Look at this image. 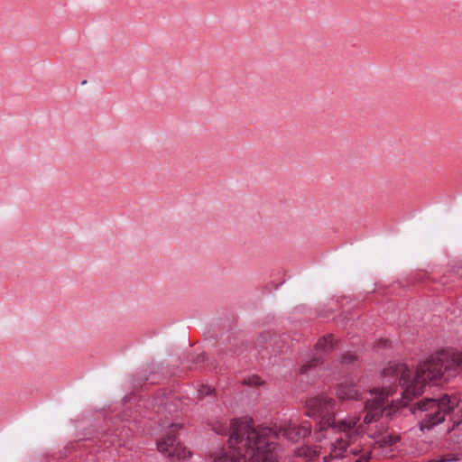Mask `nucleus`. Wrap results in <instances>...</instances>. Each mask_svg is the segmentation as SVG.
Masks as SVG:
<instances>
[{
    "label": "nucleus",
    "instance_id": "obj_1",
    "mask_svg": "<svg viewBox=\"0 0 462 462\" xmlns=\"http://www.w3.org/2000/svg\"><path fill=\"white\" fill-rule=\"evenodd\" d=\"M462 371V352L454 349L440 350L420 362L412 377V372L404 364L390 365L383 370L384 375L393 374L403 388L404 403L422 394L428 382L448 381Z\"/></svg>",
    "mask_w": 462,
    "mask_h": 462
},
{
    "label": "nucleus",
    "instance_id": "obj_2",
    "mask_svg": "<svg viewBox=\"0 0 462 462\" xmlns=\"http://www.w3.org/2000/svg\"><path fill=\"white\" fill-rule=\"evenodd\" d=\"M230 427L228 445L232 454L220 456L214 462H277L278 432L274 429L255 427L251 418L232 420Z\"/></svg>",
    "mask_w": 462,
    "mask_h": 462
},
{
    "label": "nucleus",
    "instance_id": "obj_3",
    "mask_svg": "<svg viewBox=\"0 0 462 462\" xmlns=\"http://www.w3.org/2000/svg\"><path fill=\"white\" fill-rule=\"evenodd\" d=\"M335 400L326 395H319L306 402L305 414L308 417H320L314 431L318 441L324 437L321 435L323 431L343 432L346 436V439L338 438L331 444L330 452L323 457V462H330L332 459L343 457L347 447L356 440L358 435L356 427L359 418L353 417L337 420L335 419Z\"/></svg>",
    "mask_w": 462,
    "mask_h": 462
},
{
    "label": "nucleus",
    "instance_id": "obj_4",
    "mask_svg": "<svg viewBox=\"0 0 462 462\" xmlns=\"http://www.w3.org/2000/svg\"><path fill=\"white\" fill-rule=\"evenodd\" d=\"M393 392L391 388L382 389L380 391L374 390L371 392L372 398L366 400L365 404V410L366 414L364 418V422L366 424L375 422L384 413L386 417H391L401 407L406 406L408 403H404L403 395L402 394V400L394 402L393 401L388 406H384L385 402L389 395H392Z\"/></svg>",
    "mask_w": 462,
    "mask_h": 462
},
{
    "label": "nucleus",
    "instance_id": "obj_5",
    "mask_svg": "<svg viewBox=\"0 0 462 462\" xmlns=\"http://www.w3.org/2000/svg\"><path fill=\"white\" fill-rule=\"evenodd\" d=\"M418 410L424 411L425 414L420 421V429L430 430L434 426L444 421L445 417L456 406L449 396L445 394L439 399H424L418 403Z\"/></svg>",
    "mask_w": 462,
    "mask_h": 462
},
{
    "label": "nucleus",
    "instance_id": "obj_6",
    "mask_svg": "<svg viewBox=\"0 0 462 462\" xmlns=\"http://www.w3.org/2000/svg\"><path fill=\"white\" fill-rule=\"evenodd\" d=\"M181 429L180 424H171L169 431L157 441L158 450L171 459H186L191 457V452L181 443L177 442L176 434Z\"/></svg>",
    "mask_w": 462,
    "mask_h": 462
},
{
    "label": "nucleus",
    "instance_id": "obj_7",
    "mask_svg": "<svg viewBox=\"0 0 462 462\" xmlns=\"http://www.w3.org/2000/svg\"><path fill=\"white\" fill-rule=\"evenodd\" d=\"M337 396L343 401L358 400L360 393L354 384L341 383L337 385Z\"/></svg>",
    "mask_w": 462,
    "mask_h": 462
},
{
    "label": "nucleus",
    "instance_id": "obj_8",
    "mask_svg": "<svg viewBox=\"0 0 462 462\" xmlns=\"http://www.w3.org/2000/svg\"><path fill=\"white\" fill-rule=\"evenodd\" d=\"M334 347V336L333 334H327L320 337L316 345L315 349L318 351H322L325 353H328L333 350Z\"/></svg>",
    "mask_w": 462,
    "mask_h": 462
},
{
    "label": "nucleus",
    "instance_id": "obj_9",
    "mask_svg": "<svg viewBox=\"0 0 462 462\" xmlns=\"http://www.w3.org/2000/svg\"><path fill=\"white\" fill-rule=\"evenodd\" d=\"M401 440V436L395 432L382 435L376 443L381 448L392 447Z\"/></svg>",
    "mask_w": 462,
    "mask_h": 462
},
{
    "label": "nucleus",
    "instance_id": "obj_10",
    "mask_svg": "<svg viewBox=\"0 0 462 462\" xmlns=\"http://www.w3.org/2000/svg\"><path fill=\"white\" fill-rule=\"evenodd\" d=\"M324 358L321 355H315L311 359L303 364L300 368V374H307L310 370L317 367L319 365L323 364Z\"/></svg>",
    "mask_w": 462,
    "mask_h": 462
},
{
    "label": "nucleus",
    "instance_id": "obj_11",
    "mask_svg": "<svg viewBox=\"0 0 462 462\" xmlns=\"http://www.w3.org/2000/svg\"><path fill=\"white\" fill-rule=\"evenodd\" d=\"M295 429H296L295 424H293V425H290L286 428L281 429L280 431L282 432V435L286 439H288L293 442H297L301 438H300V435L298 434V430Z\"/></svg>",
    "mask_w": 462,
    "mask_h": 462
},
{
    "label": "nucleus",
    "instance_id": "obj_12",
    "mask_svg": "<svg viewBox=\"0 0 462 462\" xmlns=\"http://www.w3.org/2000/svg\"><path fill=\"white\" fill-rule=\"evenodd\" d=\"M295 430H298V434L300 435L301 439L308 437L311 433V424L310 421L306 420L301 422L300 424H295Z\"/></svg>",
    "mask_w": 462,
    "mask_h": 462
},
{
    "label": "nucleus",
    "instance_id": "obj_13",
    "mask_svg": "<svg viewBox=\"0 0 462 462\" xmlns=\"http://www.w3.org/2000/svg\"><path fill=\"white\" fill-rule=\"evenodd\" d=\"M459 460L458 457L455 454L442 455L437 458L430 459L428 462H452Z\"/></svg>",
    "mask_w": 462,
    "mask_h": 462
},
{
    "label": "nucleus",
    "instance_id": "obj_14",
    "mask_svg": "<svg viewBox=\"0 0 462 462\" xmlns=\"http://www.w3.org/2000/svg\"><path fill=\"white\" fill-rule=\"evenodd\" d=\"M320 453V447H313V448H308L307 451L305 452V456L310 457V459L318 457Z\"/></svg>",
    "mask_w": 462,
    "mask_h": 462
},
{
    "label": "nucleus",
    "instance_id": "obj_15",
    "mask_svg": "<svg viewBox=\"0 0 462 462\" xmlns=\"http://www.w3.org/2000/svg\"><path fill=\"white\" fill-rule=\"evenodd\" d=\"M356 360V356L354 354H351L350 352H346L342 355L341 356V363L343 364H350Z\"/></svg>",
    "mask_w": 462,
    "mask_h": 462
},
{
    "label": "nucleus",
    "instance_id": "obj_16",
    "mask_svg": "<svg viewBox=\"0 0 462 462\" xmlns=\"http://www.w3.org/2000/svg\"><path fill=\"white\" fill-rule=\"evenodd\" d=\"M247 385H260L262 384L261 378L259 376L254 375L251 377H248L244 382Z\"/></svg>",
    "mask_w": 462,
    "mask_h": 462
},
{
    "label": "nucleus",
    "instance_id": "obj_17",
    "mask_svg": "<svg viewBox=\"0 0 462 462\" xmlns=\"http://www.w3.org/2000/svg\"><path fill=\"white\" fill-rule=\"evenodd\" d=\"M370 456L368 453L361 455L355 462H369Z\"/></svg>",
    "mask_w": 462,
    "mask_h": 462
},
{
    "label": "nucleus",
    "instance_id": "obj_18",
    "mask_svg": "<svg viewBox=\"0 0 462 462\" xmlns=\"http://www.w3.org/2000/svg\"><path fill=\"white\" fill-rule=\"evenodd\" d=\"M205 393H206L207 394L210 393H211V389H210V388H207V390H205Z\"/></svg>",
    "mask_w": 462,
    "mask_h": 462
},
{
    "label": "nucleus",
    "instance_id": "obj_19",
    "mask_svg": "<svg viewBox=\"0 0 462 462\" xmlns=\"http://www.w3.org/2000/svg\"><path fill=\"white\" fill-rule=\"evenodd\" d=\"M205 393H206L207 394L210 393H211V389H210V388H207V390H205Z\"/></svg>",
    "mask_w": 462,
    "mask_h": 462
},
{
    "label": "nucleus",
    "instance_id": "obj_20",
    "mask_svg": "<svg viewBox=\"0 0 462 462\" xmlns=\"http://www.w3.org/2000/svg\"><path fill=\"white\" fill-rule=\"evenodd\" d=\"M350 452L353 453L354 455H357V451L356 449H352Z\"/></svg>",
    "mask_w": 462,
    "mask_h": 462
},
{
    "label": "nucleus",
    "instance_id": "obj_21",
    "mask_svg": "<svg viewBox=\"0 0 462 462\" xmlns=\"http://www.w3.org/2000/svg\"><path fill=\"white\" fill-rule=\"evenodd\" d=\"M82 85H87V80H83Z\"/></svg>",
    "mask_w": 462,
    "mask_h": 462
}]
</instances>
